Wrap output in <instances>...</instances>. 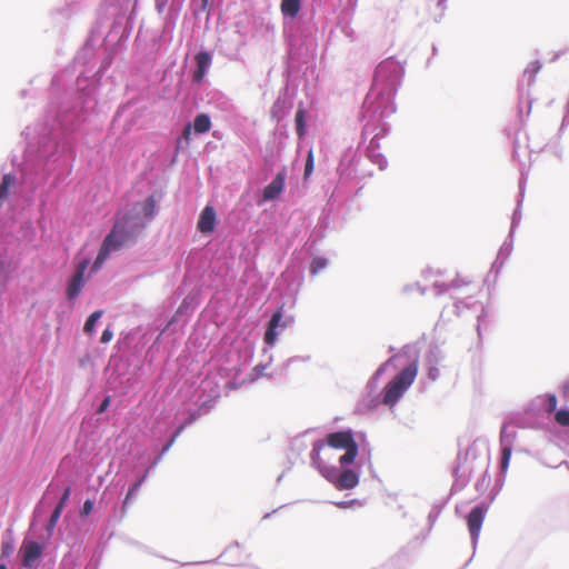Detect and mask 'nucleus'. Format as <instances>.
<instances>
[{"label": "nucleus", "mask_w": 569, "mask_h": 569, "mask_svg": "<svg viewBox=\"0 0 569 569\" xmlns=\"http://www.w3.org/2000/svg\"><path fill=\"white\" fill-rule=\"evenodd\" d=\"M518 154V151H517V146L513 147V153H512V158L516 159Z\"/></svg>", "instance_id": "obj_56"}, {"label": "nucleus", "mask_w": 569, "mask_h": 569, "mask_svg": "<svg viewBox=\"0 0 569 569\" xmlns=\"http://www.w3.org/2000/svg\"><path fill=\"white\" fill-rule=\"evenodd\" d=\"M557 408V397L553 393L537 396L530 403V410L543 409L546 412L551 413Z\"/></svg>", "instance_id": "obj_18"}, {"label": "nucleus", "mask_w": 569, "mask_h": 569, "mask_svg": "<svg viewBox=\"0 0 569 569\" xmlns=\"http://www.w3.org/2000/svg\"><path fill=\"white\" fill-rule=\"evenodd\" d=\"M197 68L193 72L194 82H201L212 63V54L208 51H199L196 54Z\"/></svg>", "instance_id": "obj_16"}, {"label": "nucleus", "mask_w": 569, "mask_h": 569, "mask_svg": "<svg viewBox=\"0 0 569 569\" xmlns=\"http://www.w3.org/2000/svg\"><path fill=\"white\" fill-rule=\"evenodd\" d=\"M512 249H513V237H511L510 233H509L508 238L501 244V247H500V249L498 251L497 257L499 259H501V260L507 261V259L509 258V256L512 252Z\"/></svg>", "instance_id": "obj_30"}, {"label": "nucleus", "mask_w": 569, "mask_h": 569, "mask_svg": "<svg viewBox=\"0 0 569 569\" xmlns=\"http://www.w3.org/2000/svg\"><path fill=\"white\" fill-rule=\"evenodd\" d=\"M61 513H62L61 506H56L54 510L52 511L50 519L47 523V527H46V530L49 536L52 535V532L57 526V522L59 521V519L61 517Z\"/></svg>", "instance_id": "obj_34"}, {"label": "nucleus", "mask_w": 569, "mask_h": 569, "mask_svg": "<svg viewBox=\"0 0 569 569\" xmlns=\"http://www.w3.org/2000/svg\"><path fill=\"white\" fill-rule=\"evenodd\" d=\"M469 453H470V450L467 451L463 460L460 455L458 456V463L453 470V475L456 477L455 486L459 485L462 488L468 482V478L471 472V467L469 466V463L467 461Z\"/></svg>", "instance_id": "obj_20"}, {"label": "nucleus", "mask_w": 569, "mask_h": 569, "mask_svg": "<svg viewBox=\"0 0 569 569\" xmlns=\"http://www.w3.org/2000/svg\"><path fill=\"white\" fill-rule=\"evenodd\" d=\"M112 337H113V332L111 331L110 328H107L103 330L100 341L102 343H108L111 341Z\"/></svg>", "instance_id": "obj_43"}, {"label": "nucleus", "mask_w": 569, "mask_h": 569, "mask_svg": "<svg viewBox=\"0 0 569 569\" xmlns=\"http://www.w3.org/2000/svg\"><path fill=\"white\" fill-rule=\"evenodd\" d=\"M11 266L8 261L0 259V291H3L11 278Z\"/></svg>", "instance_id": "obj_27"}, {"label": "nucleus", "mask_w": 569, "mask_h": 569, "mask_svg": "<svg viewBox=\"0 0 569 569\" xmlns=\"http://www.w3.org/2000/svg\"><path fill=\"white\" fill-rule=\"evenodd\" d=\"M221 558H223V563L236 566L241 563L240 558V546L239 543H234L229 546L226 551L221 555Z\"/></svg>", "instance_id": "obj_23"}, {"label": "nucleus", "mask_w": 569, "mask_h": 569, "mask_svg": "<svg viewBox=\"0 0 569 569\" xmlns=\"http://www.w3.org/2000/svg\"><path fill=\"white\" fill-rule=\"evenodd\" d=\"M328 266V260L323 257H316L310 263V273L317 276L319 272L325 270Z\"/></svg>", "instance_id": "obj_33"}, {"label": "nucleus", "mask_w": 569, "mask_h": 569, "mask_svg": "<svg viewBox=\"0 0 569 569\" xmlns=\"http://www.w3.org/2000/svg\"><path fill=\"white\" fill-rule=\"evenodd\" d=\"M326 465H330L329 461L332 459V452L321 453Z\"/></svg>", "instance_id": "obj_51"}, {"label": "nucleus", "mask_w": 569, "mask_h": 569, "mask_svg": "<svg viewBox=\"0 0 569 569\" xmlns=\"http://www.w3.org/2000/svg\"><path fill=\"white\" fill-rule=\"evenodd\" d=\"M315 168V157L312 149H309L307 159H306V166H305V179L309 178L313 171Z\"/></svg>", "instance_id": "obj_35"}, {"label": "nucleus", "mask_w": 569, "mask_h": 569, "mask_svg": "<svg viewBox=\"0 0 569 569\" xmlns=\"http://www.w3.org/2000/svg\"><path fill=\"white\" fill-rule=\"evenodd\" d=\"M193 130L198 134L206 133L211 128V120L210 117L207 113H199L196 116L193 120Z\"/></svg>", "instance_id": "obj_25"}, {"label": "nucleus", "mask_w": 569, "mask_h": 569, "mask_svg": "<svg viewBox=\"0 0 569 569\" xmlns=\"http://www.w3.org/2000/svg\"><path fill=\"white\" fill-rule=\"evenodd\" d=\"M157 213L158 199L154 194L133 203L130 209L119 211L110 232L102 241L91 272H97L112 252L136 242L138 234L154 219Z\"/></svg>", "instance_id": "obj_2"}, {"label": "nucleus", "mask_w": 569, "mask_h": 569, "mask_svg": "<svg viewBox=\"0 0 569 569\" xmlns=\"http://www.w3.org/2000/svg\"><path fill=\"white\" fill-rule=\"evenodd\" d=\"M443 3H445V0H439V1H438V6H439V7H442V6H443Z\"/></svg>", "instance_id": "obj_59"}, {"label": "nucleus", "mask_w": 569, "mask_h": 569, "mask_svg": "<svg viewBox=\"0 0 569 569\" xmlns=\"http://www.w3.org/2000/svg\"><path fill=\"white\" fill-rule=\"evenodd\" d=\"M148 476H149V470H146L144 473L134 483H132L130 486V488L128 489L127 496L123 500V506H122L123 509H126V507L129 505L130 500L137 496L138 491L140 490L141 486L143 485V482L146 481Z\"/></svg>", "instance_id": "obj_26"}, {"label": "nucleus", "mask_w": 569, "mask_h": 569, "mask_svg": "<svg viewBox=\"0 0 569 569\" xmlns=\"http://www.w3.org/2000/svg\"><path fill=\"white\" fill-rule=\"evenodd\" d=\"M207 6H208V0H201V7H200V9H201V10H204V9L207 8Z\"/></svg>", "instance_id": "obj_53"}, {"label": "nucleus", "mask_w": 569, "mask_h": 569, "mask_svg": "<svg viewBox=\"0 0 569 569\" xmlns=\"http://www.w3.org/2000/svg\"><path fill=\"white\" fill-rule=\"evenodd\" d=\"M16 546L11 538L3 539L1 542L0 561H4L10 558L14 552Z\"/></svg>", "instance_id": "obj_31"}, {"label": "nucleus", "mask_w": 569, "mask_h": 569, "mask_svg": "<svg viewBox=\"0 0 569 569\" xmlns=\"http://www.w3.org/2000/svg\"><path fill=\"white\" fill-rule=\"evenodd\" d=\"M357 153L352 149H348L341 156L338 172L341 177L350 178L356 173V169L353 168V162L356 161Z\"/></svg>", "instance_id": "obj_19"}, {"label": "nucleus", "mask_w": 569, "mask_h": 569, "mask_svg": "<svg viewBox=\"0 0 569 569\" xmlns=\"http://www.w3.org/2000/svg\"><path fill=\"white\" fill-rule=\"evenodd\" d=\"M293 317L287 316L283 317L282 307L274 311L268 321L263 342L268 348H272L276 346L279 336L289 327L293 325Z\"/></svg>", "instance_id": "obj_8"}, {"label": "nucleus", "mask_w": 569, "mask_h": 569, "mask_svg": "<svg viewBox=\"0 0 569 569\" xmlns=\"http://www.w3.org/2000/svg\"><path fill=\"white\" fill-rule=\"evenodd\" d=\"M110 402H111V399H110V397H109V396H107V397L101 401V403L99 405L98 410H97V411H98V413H103V412L108 409V407L110 406Z\"/></svg>", "instance_id": "obj_44"}, {"label": "nucleus", "mask_w": 569, "mask_h": 569, "mask_svg": "<svg viewBox=\"0 0 569 569\" xmlns=\"http://www.w3.org/2000/svg\"><path fill=\"white\" fill-rule=\"evenodd\" d=\"M306 110L302 107H299L296 112V132L299 140H302L307 133V119H306Z\"/></svg>", "instance_id": "obj_24"}, {"label": "nucleus", "mask_w": 569, "mask_h": 569, "mask_svg": "<svg viewBox=\"0 0 569 569\" xmlns=\"http://www.w3.org/2000/svg\"><path fill=\"white\" fill-rule=\"evenodd\" d=\"M540 69H541V63L539 60H535V61L530 62L527 66V68L525 69L523 74L518 83L519 109L521 110V104L526 102L528 106L527 114H529L530 108H531V100L529 98V88L535 82V78H536L537 73L540 71Z\"/></svg>", "instance_id": "obj_9"}, {"label": "nucleus", "mask_w": 569, "mask_h": 569, "mask_svg": "<svg viewBox=\"0 0 569 569\" xmlns=\"http://www.w3.org/2000/svg\"><path fill=\"white\" fill-rule=\"evenodd\" d=\"M526 179H527V177H526L525 172L521 171V176H520V180H519V196L517 199V207H516L512 218H511V227H510V231H509L511 237L515 236V230L520 224V221L522 218L521 206H522L523 196H525Z\"/></svg>", "instance_id": "obj_17"}, {"label": "nucleus", "mask_w": 569, "mask_h": 569, "mask_svg": "<svg viewBox=\"0 0 569 569\" xmlns=\"http://www.w3.org/2000/svg\"><path fill=\"white\" fill-rule=\"evenodd\" d=\"M443 359L442 351L437 347H430L426 353L427 366H438Z\"/></svg>", "instance_id": "obj_28"}, {"label": "nucleus", "mask_w": 569, "mask_h": 569, "mask_svg": "<svg viewBox=\"0 0 569 569\" xmlns=\"http://www.w3.org/2000/svg\"><path fill=\"white\" fill-rule=\"evenodd\" d=\"M280 10L287 26L298 17L301 10V0H281Z\"/></svg>", "instance_id": "obj_21"}, {"label": "nucleus", "mask_w": 569, "mask_h": 569, "mask_svg": "<svg viewBox=\"0 0 569 569\" xmlns=\"http://www.w3.org/2000/svg\"><path fill=\"white\" fill-rule=\"evenodd\" d=\"M66 68L52 79L49 111L41 123L27 128L26 176L39 186L53 177L56 183L63 176L68 157L72 153L71 134L77 131L97 106L96 83L92 77L78 76Z\"/></svg>", "instance_id": "obj_1"}, {"label": "nucleus", "mask_w": 569, "mask_h": 569, "mask_svg": "<svg viewBox=\"0 0 569 569\" xmlns=\"http://www.w3.org/2000/svg\"><path fill=\"white\" fill-rule=\"evenodd\" d=\"M221 107H222L223 109H228V107H229V101H228V100H224V101L222 102Z\"/></svg>", "instance_id": "obj_55"}, {"label": "nucleus", "mask_w": 569, "mask_h": 569, "mask_svg": "<svg viewBox=\"0 0 569 569\" xmlns=\"http://www.w3.org/2000/svg\"><path fill=\"white\" fill-rule=\"evenodd\" d=\"M309 360V357H300V356H297V357H292L290 359H288L284 365H283V368L287 369L290 365H292L293 362L296 361H308Z\"/></svg>", "instance_id": "obj_45"}, {"label": "nucleus", "mask_w": 569, "mask_h": 569, "mask_svg": "<svg viewBox=\"0 0 569 569\" xmlns=\"http://www.w3.org/2000/svg\"><path fill=\"white\" fill-rule=\"evenodd\" d=\"M405 69L391 58L381 61L375 71L370 91L365 98L361 117L366 121V132H372L375 121L387 119L396 112L395 96L400 86Z\"/></svg>", "instance_id": "obj_3"}, {"label": "nucleus", "mask_w": 569, "mask_h": 569, "mask_svg": "<svg viewBox=\"0 0 569 569\" xmlns=\"http://www.w3.org/2000/svg\"><path fill=\"white\" fill-rule=\"evenodd\" d=\"M163 456H161V453H159L154 460L152 461V463L150 465V467L147 469L149 470V472L161 461Z\"/></svg>", "instance_id": "obj_50"}, {"label": "nucleus", "mask_w": 569, "mask_h": 569, "mask_svg": "<svg viewBox=\"0 0 569 569\" xmlns=\"http://www.w3.org/2000/svg\"><path fill=\"white\" fill-rule=\"evenodd\" d=\"M418 288L420 289V292L423 295L426 292V289L425 288H421L420 286H418Z\"/></svg>", "instance_id": "obj_60"}, {"label": "nucleus", "mask_w": 569, "mask_h": 569, "mask_svg": "<svg viewBox=\"0 0 569 569\" xmlns=\"http://www.w3.org/2000/svg\"><path fill=\"white\" fill-rule=\"evenodd\" d=\"M70 495H71V489L70 487H67L64 490H63V493L61 495L60 497V500L59 502L57 503V506H61V510L63 511V508L67 503V501L69 500L70 498Z\"/></svg>", "instance_id": "obj_41"}, {"label": "nucleus", "mask_w": 569, "mask_h": 569, "mask_svg": "<svg viewBox=\"0 0 569 569\" xmlns=\"http://www.w3.org/2000/svg\"><path fill=\"white\" fill-rule=\"evenodd\" d=\"M287 179V169L282 168L277 172L274 178L268 183L262 191V199L259 201V204L262 202H268L276 200L282 193Z\"/></svg>", "instance_id": "obj_13"}, {"label": "nucleus", "mask_w": 569, "mask_h": 569, "mask_svg": "<svg viewBox=\"0 0 569 569\" xmlns=\"http://www.w3.org/2000/svg\"><path fill=\"white\" fill-rule=\"evenodd\" d=\"M481 316L478 317V326H477V329H478V335L480 336V321H481Z\"/></svg>", "instance_id": "obj_54"}, {"label": "nucleus", "mask_w": 569, "mask_h": 569, "mask_svg": "<svg viewBox=\"0 0 569 569\" xmlns=\"http://www.w3.org/2000/svg\"><path fill=\"white\" fill-rule=\"evenodd\" d=\"M168 0H156V9L161 13L167 7Z\"/></svg>", "instance_id": "obj_48"}, {"label": "nucleus", "mask_w": 569, "mask_h": 569, "mask_svg": "<svg viewBox=\"0 0 569 569\" xmlns=\"http://www.w3.org/2000/svg\"><path fill=\"white\" fill-rule=\"evenodd\" d=\"M313 468L339 490L352 489L359 483L360 475L356 469H340L332 465H322Z\"/></svg>", "instance_id": "obj_6"}, {"label": "nucleus", "mask_w": 569, "mask_h": 569, "mask_svg": "<svg viewBox=\"0 0 569 569\" xmlns=\"http://www.w3.org/2000/svg\"><path fill=\"white\" fill-rule=\"evenodd\" d=\"M487 510H488V507L485 503H480V505L475 506L470 510V512L467 517L468 529L470 532L471 543H472L473 549L476 548V546L478 543V539L480 536L481 527H482Z\"/></svg>", "instance_id": "obj_12"}, {"label": "nucleus", "mask_w": 569, "mask_h": 569, "mask_svg": "<svg viewBox=\"0 0 569 569\" xmlns=\"http://www.w3.org/2000/svg\"><path fill=\"white\" fill-rule=\"evenodd\" d=\"M0 569H7V565L4 561H0Z\"/></svg>", "instance_id": "obj_57"}, {"label": "nucleus", "mask_w": 569, "mask_h": 569, "mask_svg": "<svg viewBox=\"0 0 569 569\" xmlns=\"http://www.w3.org/2000/svg\"><path fill=\"white\" fill-rule=\"evenodd\" d=\"M458 288L459 284L457 281H452L451 284L441 283L439 281L433 282V289L436 290V296H440L445 293L449 288Z\"/></svg>", "instance_id": "obj_36"}, {"label": "nucleus", "mask_w": 569, "mask_h": 569, "mask_svg": "<svg viewBox=\"0 0 569 569\" xmlns=\"http://www.w3.org/2000/svg\"><path fill=\"white\" fill-rule=\"evenodd\" d=\"M340 6L342 7V11L345 12H353L358 0H339Z\"/></svg>", "instance_id": "obj_38"}, {"label": "nucleus", "mask_w": 569, "mask_h": 569, "mask_svg": "<svg viewBox=\"0 0 569 569\" xmlns=\"http://www.w3.org/2000/svg\"><path fill=\"white\" fill-rule=\"evenodd\" d=\"M93 510V501L90 499H87L82 506L81 515L88 516Z\"/></svg>", "instance_id": "obj_42"}, {"label": "nucleus", "mask_w": 569, "mask_h": 569, "mask_svg": "<svg viewBox=\"0 0 569 569\" xmlns=\"http://www.w3.org/2000/svg\"><path fill=\"white\" fill-rule=\"evenodd\" d=\"M403 366L402 370L386 386L382 402L389 407L395 406L408 388L413 383L418 373V352L411 346H405L401 352L383 362L369 381L376 383L379 377L390 367Z\"/></svg>", "instance_id": "obj_4"}, {"label": "nucleus", "mask_w": 569, "mask_h": 569, "mask_svg": "<svg viewBox=\"0 0 569 569\" xmlns=\"http://www.w3.org/2000/svg\"><path fill=\"white\" fill-rule=\"evenodd\" d=\"M102 313L103 312L101 310H97L88 317V319L84 322V327H83V331L87 335H92L94 332L96 325L99 321V319L101 318Z\"/></svg>", "instance_id": "obj_29"}, {"label": "nucleus", "mask_w": 569, "mask_h": 569, "mask_svg": "<svg viewBox=\"0 0 569 569\" xmlns=\"http://www.w3.org/2000/svg\"><path fill=\"white\" fill-rule=\"evenodd\" d=\"M22 566L26 569H36L43 553V546L37 541L24 542L21 547Z\"/></svg>", "instance_id": "obj_14"}, {"label": "nucleus", "mask_w": 569, "mask_h": 569, "mask_svg": "<svg viewBox=\"0 0 569 569\" xmlns=\"http://www.w3.org/2000/svg\"><path fill=\"white\" fill-rule=\"evenodd\" d=\"M440 377V370L438 366H428V378L430 381H436Z\"/></svg>", "instance_id": "obj_40"}, {"label": "nucleus", "mask_w": 569, "mask_h": 569, "mask_svg": "<svg viewBox=\"0 0 569 569\" xmlns=\"http://www.w3.org/2000/svg\"><path fill=\"white\" fill-rule=\"evenodd\" d=\"M192 126L190 123L186 124L183 130H182V137L183 139L186 140H189L190 139V136H191V131H192Z\"/></svg>", "instance_id": "obj_47"}, {"label": "nucleus", "mask_w": 569, "mask_h": 569, "mask_svg": "<svg viewBox=\"0 0 569 569\" xmlns=\"http://www.w3.org/2000/svg\"><path fill=\"white\" fill-rule=\"evenodd\" d=\"M335 505L339 508L347 509V508H351L355 505H358V501L357 500L338 501Z\"/></svg>", "instance_id": "obj_46"}, {"label": "nucleus", "mask_w": 569, "mask_h": 569, "mask_svg": "<svg viewBox=\"0 0 569 569\" xmlns=\"http://www.w3.org/2000/svg\"><path fill=\"white\" fill-rule=\"evenodd\" d=\"M516 438H517V431L515 430V428H512L508 422H505L501 428V431H500V447H501L500 468H501L502 472H506L509 467V462H510L512 448H513Z\"/></svg>", "instance_id": "obj_10"}, {"label": "nucleus", "mask_w": 569, "mask_h": 569, "mask_svg": "<svg viewBox=\"0 0 569 569\" xmlns=\"http://www.w3.org/2000/svg\"><path fill=\"white\" fill-rule=\"evenodd\" d=\"M333 449L346 451L338 459L341 467L352 463L359 450V446L355 439L352 430L335 431L328 433L326 439L315 440L310 452L311 466L317 467L326 465L321 453L332 452Z\"/></svg>", "instance_id": "obj_5"}, {"label": "nucleus", "mask_w": 569, "mask_h": 569, "mask_svg": "<svg viewBox=\"0 0 569 569\" xmlns=\"http://www.w3.org/2000/svg\"><path fill=\"white\" fill-rule=\"evenodd\" d=\"M556 421L560 426H569V409H560L556 412Z\"/></svg>", "instance_id": "obj_37"}, {"label": "nucleus", "mask_w": 569, "mask_h": 569, "mask_svg": "<svg viewBox=\"0 0 569 569\" xmlns=\"http://www.w3.org/2000/svg\"><path fill=\"white\" fill-rule=\"evenodd\" d=\"M16 177L11 173L3 176L0 183V200L4 199L8 194L9 188L14 183Z\"/></svg>", "instance_id": "obj_32"}, {"label": "nucleus", "mask_w": 569, "mask_h": 569, "mask_svg": "<svg viewBox=\"0 0 569 569\" xmlns=\"http://www.w3.org/2000/svg\"><path fill=\"white\" fill-rule=\"evenodd\" d=\"M438 515H439V511H436V510L430 511V513L428 516V520L430 522V526H432L435 523V521L438 518Z\"/></svg>", "instance_id": "obj_49"}, {"label": "nucleus", "mask_w": 569, "mask_h": 569, "mask_svg": "<svg viewBox=\"0 0 569 569\" xmlns=\"http://www.w3.org/2000/svg\"><path fill=\"white\" fill-rule=\"evenodd\" d=\"M375 131L372 132H366V123L363 124L362 134L365 137L372 134V138L370 140L369 147H368V157L370 160L376 163L380 170H383L387 168V159L383 154L377 152V149L379 148V140L383 138L389 132V124L386 122V119H381L380 121H375Z\"/></svg>", "instance_id": "obj_7"}, {"label": "nucleus", "mask_w": 569, "mask_h": 569, "mask_svg": "<svg viewBox=\"0 0 569 569\" xmlns=\"http://www.w3.org/2000/svg\"><path fill=\"white\" fill-rule=\"evenodd\" d=\"M217 223V214L216 210L212 206L207 204L200 216L199 220L197 222L198 230L203 234H209L214 231Z\"/></svg>", "instance_id": "obj_15"}, {"label": "nucleus", "mask_w": 569, "mask_h": 569, "mask_svg": "<svg viewBox=\"0 0 569 569\" xmlns=\"http://www.w3.org/2000/svg\"><path fill=\"white\" fill-rule=\"evenodd\" d=\"M462 303H463V301H458V302L456 303V308L459 310V309H460V305H462Z\"/></svg>", "instance_id": "obj_58"}, {"label": "nucleus", "mask_w": 569, "mask_h": 569, "mask_svg": "<svg viewBox=\"0 0 569 569\" xmlns=\"http://www.w3.org/2000/svg\"><path fill=\"white\" fill-rule=\"evenodd\" d=\"M89 258H82L78 261L74 273L70 278L67 287V298L69 300L76 299L82 291L86 283L84 273L89 267Z\"/></svg>", "instance_id": "obj_11"}, {"label": "nucleus", "mask_w": 569, "mask_h": 569, "mask_svg": "<svg viewBox=\"0 0 569 569\" xmlns=\"http://www.w3.org/2000/svg\"><path fill=\"white\" fill-rule=\"evenodd\" d=\"M505 262H506L505 260H501L498 257L492 262V266H491V269H490V273H495V278L499 274V272L502 269Z\"/></svg>", "instance_id": "obj_39"}, {"label": "nucleus", "mask_w": 569, "mask_h": 569, "mask_svg": "<svg viewBox=\"0 0 569 569\" xmlns=\"http://www.w3.org/2000/svg\"><path fill=\"white\" fill-rule=\"evenodd\" d=\"M561 389H562V392H563L565 396H569V381L565 382L561 386Z\"/></svg>", "instance_id": "obj_52"}, {"label": "nucleus", "mask_w": 569, "mask_h": 569, "mask_svg": "<svg viewBox=\"0 0 569 569\" xmlns=\"http://www.w3.org/2000/svg\"><path fill=\"white\" fill-rule=\"evenodd\" d=\"M196 419H197V415L196 413H191L189 416V418L176 429V431L173 432L171 438L162 447V449L160 451L161 456H164L169 451V449L173 446L176 439L181 435V432L184 430V428L187 426L191 425Z\"/></svg>", "instance_id": "obj_22"}]
</instances>
